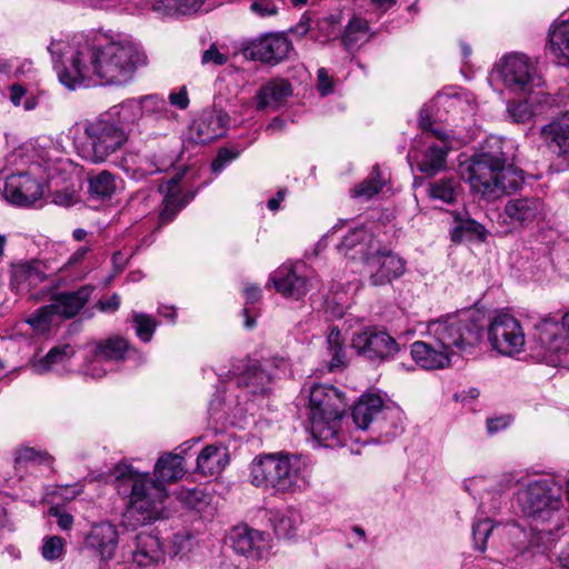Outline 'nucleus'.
I'll use <instances>...</instances> for the list:
<instances>
[{"label":"nucleus","mask_w":569,"mask_h":569,"mask_svg":"<svg viewBox=\"0 0 569 569\" xmlns=\"http://www.w3.org/2000/svg\"><path fill=\"white\" fill-rule=\"evenodd\" d=\"M53 68L69 90L97 81L104 86L129 83L148 64L143 48L130 37L89 30L52 39L48 46Z\"/></svg>","instance_id":"f257e3e1"},{"label":"nucleus","mask_w":569,"mask_h":569,"mask_svg":"<svg viewBox=\"0 0 569 569\" xmlns=\"http://www.w3.org/2000/svg\"><path fill=\"white\" fill-rule=\"evenodd\" d=\"M197 439L180 446V453H164L156 462L153 475L140 472L127 463L117 465L114 478L119 495L128 498L124 519L132 526H147L164 517L168 499L166 483L181 479L186 473L183 453Z\"/></svg>","instance_id":"f03ea898"},{"label":"nucleus","mask_w":569,"mask_h":569,"mask_svg":"<svg viewBox=\"0 0 569 569\" xmlns=\"http://www.w3.org/2000/svg\"><path fill=\"white\" fill-rule=\"evenodd\" d=\"M309 422L312 437L323 447L346 445L342 420L348 402L343 393L329 385H315L308 391Z\"/></svg>","instance_id":"7ed1b4c3"},{"label":"nucleus","mask_w":569,"mask_h":569,"mask_svg":"<svg viewBox=\"0 0 569 569\" xmlns=\"http://www.w3.org/2000/svg\"><path fill=\"white\" fill-rule=\"evenodd\" d=\"M495 535L507 540L509 552L515 558L543 553L553 543L552 528H530L528 531L520 522L493 523L490 518L473 522L472 540L477 550L485 551L488 538Z\"/></svg>","instance_id":"20e7f679"},{"label":"nucleus","mask_w":569,"mask_h":569,"mask_svg":"<svg viewBox=\"0 0 569 569\" xmlns=\"http://www.w3.org/2000/svg\"><path fill=\"white\" fill-rule=\"evenodd\" d=\"M249 470L250 483L272 495L292 493L305 486L302 461L297 455L282 451L259 455Z\"/></svg>","instance_id":"39448f33"},{"label":"nucleus","mask_w":569,"mask_h":569,"mask_svg":"<svg viewBox=\"0 0 569 569\" xmlns=\"http://www.w3.org/2000/svg\"><path fill=\"white\" fill-rule=\"evenodd\" d=\"M483 316L473 310H463L430 320L425 337L449 351L451 358L458 353H470L483 335Z\"/></svg>","instance_id":"423d86ee"},{"label":"nucleus","mask_w":569,"mask_h":569,"mask_svg":"<svg viewBox=\"0 0 569 569\" xmlns=\"http://www.w3.org/2000/svg\"><path fill=\"white\" fill-rule=\"evenodd\" d=\"M513 143L497 136L488 137L480 151L462 167L461 177L473 192L488 200L495 199L499 168L513 157Z\"/></svg>","instance_id":"0eeeda50"},{"label":"nucleus","mask_w":569,"mask_h":569,"mask_svg":"<svg viewBox=\"0 0 569 569\" xmlns=\"http://www.w3.org/2000/svg\"><path fill=\"white\" fill-rule=\"evenodd\" d=\"M517 506L536 526L549 523L547 528L552 531L563 526L562 485L555 478H540L522 486L517 492Z\"/></svg>","instance_id":"6e6552de"},{"label":"nucleus","mask_w":569,"mask_h":569,"mask_svg":"<svg viewBox=\"0 0 569 569\" xmlns=\"http://www.w3.org/2000/svg\"><path fill=\"white\" fill-rule=\"evenodd\" d=\"M128 140L123 127L109 116L88 120L83 124V138L78 144L79 156L91 163H103L120 150Z\"/></svg>","instance_id":"1a4fd4ad"},{"label":"nucleus","mask_w":569,"mask_h":569,"mask_svg":"<svg viewBox=\"0 0 569 569\" xmlns=\"http://www.w3.org/2000/svg\"><path fill=\"white\" fill-rule=\"evenodd\" d=\"M490 80L500 82L507 90L518 94H542L545 101L550 94L545 91V81L533 61L523 53H509L493 67Z\"/></svg>","instance_id":"9d476101"},{"label":"nucleus","mask_w":569,"mask_h":569,"mask_svg":"<svg viewBox=\"0 0 569 569\" xmlns=\"http://www.w3.org/2000/svg\"><path fill=\"white\" fill-rule=\"evenodd\" d=\"M351 416L358 429L366 430L375 422L376 429L386 436V440L398 436L402 430L399 410L385 407L378 395H362L352 407Z\"/></svg>","instance_id":"9b49d317"},{"label":"nucleus","mask_w":569,"mask_h":569,"mask_svg":"<svg viewBox=\"0 0 569 569\" xmlns=\"http://www.w3.org/2000/svg\"><path fill=\"white\" fill-rule=\"evenodd\" d=\"M351 348L363 359L379 365L392 360L400 351V345L380 327L368 326L356 331Z\"/></svg>","instance_id":"f8f14e48"},{"label":"nucleus","mask_w":569,"mask_h":569,"mask_svg":"<svg viewBox=\"0 0 569 569\" xmlns=\"http://www.w3.org/2000/svg\"><path fill=\"white\" fill-rule=\"evenodd\" d=\"M292 50L291 41L282 33H264L239 43L238 52L247 60L260 61L271 66L288 58Z\"/></svg>","instance_id":"ddd939ff"},{"label":"nucleus","mask_w":569,"mask_h":569,"mask_svg":"<svg viewBox=\"0 0 569 569\" xmlns=\"http://www.w3.org/2000/svg\"><path fill=\"white\" fill-rule=\"evenodd\" d=\"M488 340L496 351L515 356L523 350L526 337L520 322L511 315L496 316L488 327Z\"/></svg>","instance_id":"4468645a"},{"label":"nucleus","mask_w":569,"mask_h":569,"mask_svg":"<svg viewBox=\"0 0 569 569\" xmlns=\"http://www.w3.org/2000/svg\"><path fill=\"white\" fill-rule=\"evenodd\" d=\"M182 177L183 172H178L158 186V192L162 199L159 206L157 228L172 222L178 213L196 197L194 190L184 189Z\"/></svg>","instance_id":"2eb2a0df"},{"label":"nucleus","mask_w":569,"mask_h":569,"mask_svg":"<svg viewBox=\"0 0 569 569\" xmlns=\"http://www.w3.org/2000/svg\"><path fill=\"white\" fill-rule=\"evenodd\" d=\"M512 483L510 475L500 477L476 476L465 480V489L479 500V508L483 512H491L499 508L500 499Z\"/></svg>","instance_id":"dca6fc26"},{"label":"nucleus","mask_w":569,"mask_h":569,"mask_svg":"<svg viewBox=\"0 0 569 569\" xmlns=\"http://www.w3.org/2000/svg\"><path fill=\"white\" fill-rule=\"evenodd\" d=\"M366 272L373 287L386 286L401 277L406 270L405 261L391 251H380L378 246L366 258Z\"/></svg>","instance_id":"f3484780"},{"label":"nucleus","mask_w":569,"mask_h":569,"mask_svg":"<svg viewBox=\"0 0 569 569\" xmlns=\"http://www.w3.org/2000/svg\"><path fill=\"white\" fill-rule=\"evenodd\" d=\"M118 540L117 527L109 521H101L94 523L84 536L83 550L98 559L99 565L101 561L114 559Z\"/></svg>","instance_id":"a211bd4d"},{"label":"nucleus","mask_w":569,"mask_h":569,"mask_svg":"<svg viewBox=\"0 0 569 569\" xmlns=\"http://www.w3.org/2000/svg\"><path fill=\"white\" fill-rule=\"evenodd\" d=\"M503 213L511 226L525 229L545 219L546 206L537 196L513 197L505 203Z\"/></svg>","instance_id":"6ab92c4d"},{"label":"nucleus","mask_w":569,"mask_h":569,"mask_svg":"<svg viewBox=\"0 0 569 569\" xmlns=\"http://www.w3.org/2000/svg\"><path fill=\"white\" fill-rule=\"evenodd\" d=\"M229 116L221 109L203 110L190 127L191 139L199 144H207L226 134Z\"/></svg>","instance_id":"aec40b11"},{"label":"nucleus","mask_w":569,"mask_h":569,"mask_svg":"<svg viewBox=\"0 0 569 569\" xmlns=\"http://www.w3.org/2000/svg\"><path fill=\"white\" fill-rule=\"evenodd\" d=\"M231 548L250 560H260L268 556L270 543L266 533L247 526L236 527L231 530Z\"/></svg>","instance_id":"412c9836"},{"label":"nucleus","mask_w":569,"mask_h":569,"mask_svg":"<svg viewBox=\"0 0 569 569\" xmlns=\"http://www.w3.org/2000/svg\"><path fill=\"white\" fill-rule=\"evenodd\" d=\"M565 323L546 318L535 326V339L540 347L551 356L569 353V333Z\"/></svg>","instance_id":"4be33fe9"},{"label":"nucleus","mask_w":569,"mask_h":569,"mask_svg":"<svg viewBox=\"0 0 569 569\" xmlns=\"http://www.w3.org/2000/svg\"><path fill=\"white\" fill-rule=\"evenodd\" d=\"M4 198L17 206H31L42 197V186L28 173H12L6 178Z\"/></svg>","instance_id":"5701e85b"},{"label":"nucleus","mask_w":569,"mask_h":569,"mask_svg":"<svg viewBox=\"0 0 569 569\" xmlns=\"http://www.w3.org/2000/svg\"><path fill=\"white\" fill-rule=\"evenodd\" d=\"M277 292L283 297L300 300L310 290V280L299 273V266L282 264L270 274Z\"/></svg>","instance_id":"b1692460"},{"label":"nucleus","mask_w":569,"mask_h":569,"mask_svg":"<svg viewBox=\"0 0 569 569\" xmlns=\"http://www.w3.org/2000/svg\"><path fill=\"white\" fill-rule=\"evenodd\" d=\"M410 355L416 365L425 370L445 369L451 365L449 351L435 343L432 337L411 343Z\"/></svg>","instance_id":"393cba45"},{"label":"nucleus","mask_w":569,"mask_h":569,"mask_svg":"<svg viewBox=\"0 0 569 569\" xmlns=\"http://www.w3.org/2000/svg\"><path fill=\"white\" fill-rule=\"evenodd\" d=\"M239 372H229L228 379L250 395L264 393L271 382V375L258 361H249L238 368Z\"/></svg>","instance_id":"a878e982"},{"label":"nucleus","mask_w":569,"mask_h":569,"mask_svg":"<svg viewBox=\"0 0 569 569\" xmlns=\"http://www.w3.org/2000/svg\"><path fill=\"white\" fill-rule=\"evenodd\" d=\"M91 353L98 360H104L111 365L112 361H123L130 358L143 360V355L123 337L112 336L92 345Z\"/></svg>","instance_id":"bb28decb"},{"label":"nucleus","mask_w":569,"mask_h":569,"mask_svg":"<svg viewBox=\"0 0 569 569\" xmlns=\"http://www.w3.org/2000/svg\"><path fill=\"white\" fill-rule=\"evenodd\" d=\"M540 138L547 148L557 156L569 153V110L552 119L540 129Z\"/></svg>","instance_id":"cd10ccee"},{"label":"nucleus","mask_w":569,"mask_h":569,"mask_svg":"<svg viewBox=\"0 0 569 569\" xmlns=\"http://www.w3.org/2000/svg\"><path fill=\"white\" fill-rule=\"evenodd\" d=\"M94 288L86 284L74 291L57 292L51 298V303L59 318L71 319L89 301Z\"/></svg>","instance_id":"c85d7f7f"},{"label":"nucleus","mask_w":569,"mask_h":569,"mask_svg":"<svg viewBox=\"0 0 569 569\" xmlns=\"http://www.w3.org/2000/svg\"><path fill=\"white\" fill-rule=\"evenodd\" d=\"M292 94V87L284 79H272L260 87L254 100L258 111H277L284 104L288 97Z\"/></svg>","instance_id":"c756f323"},{"label":"nucleus","mask_w":569,"mask_h":569,"mask_svg":"<svg viewBox=\"0 0 569 569\" xmlns=\"http://www.w3.org/2000/svg\"><path fill=\"white\" fill-rule=\"evenodd\" d=\"M526 98L522 100H509L507 102V118L513 123H526L530 121L536 113L542 112L545 109L550 107L553 102L552 97L548 102L545 101L542 94L529 96L525 94Z\"/></svg>","instance_id":"7c9ffc66"},{"label":"nucleus","mask_w":569,"mask_h":569,"mask_svg":"<svg viewBox=\"0 0 569 569\" xmlns=\"http://www.w3.org/2000/svg\"><path fill=\"white\" fill-rule=\"evenodd\" d=\"M131 559L137 569H150L163 558V549L158 537L140 533L137 537L136 550L131 552Z\"/></svg>","instance_id":"2f4dec72"},{"label":"nucleus","mask_w":569,"mask_h":569,"mask_svg":"<svg viewBox=\"0 0 569 569\" xmlns=\"http://www.w3.org/2000/svg\"><path fill=\"white\" fill-rule=\"evenodd\" d=\"M377 246L375 237L366 228L360 227L352 229L345 236L338 249L351 259H361L365 261Z\"/></svg>","instance_id":"473e14b6"},{"label":"nucleus","mask_w":569,"mask_h":569,"mask_svg":"<svg viewBox=\"0 0 569 569\" xmlns=\"http://www.w3.org/2000/svg\"><path fill=\"white\" fill-rule=\"evenodd\" d=\"M548 44L558 63L569 66V11L561 13L551 24Z\"/></svg>","instance_id":"72a5a7b5"},{"label":"nucleus","mask_w":569,"mask_h":569,"mask_svg":"<svg viewBox=\"0 0 569 569\" xmlns=\"http://www.w3.org/2000/svg\"><path fill=\"white\" fill-rule=\"evenodd\" d=\"M450 149L445 143L435 144L433 141H425V148L417 157V169L433 177L447 168V157Z\"/></svg>","instance_id":"f704fd0d"},{"label":"nucleus","mask_w":569,"mask_h":569,"mask_svg":"<svg viewBox=\"0 0 569 569\" xmlns=\"http://www.w3.org/2000/svg\"><path fill=\"white\" fill-rule=\"evenodd\" d=\"M47 279L37 261L18 263L12 267L10 284L18 293L28 292Z\"/></svg>","instance_id":"c9c22d12"},{"label":"nucleus","mask_w":569,"mask_h":569,"mask_svg":"<svg viewBox=\"0 0 569 569\" xmlns=\"http://www.w3.org/2000/svg\"><path fill=\"white\" fill-rule=\"evenodd\" d=\"M269 522L278 538L292 539L296 537L302 517L299 511L288 508L284 510H271Z\"/></svg>","instance_id":"e433bc0d"},{"label":"nucleus","mask_w":569,"mask_h":569,"mask_svg":"<svg viewBox=\"0 0 569 569\" xmlns=\"http://www.w3.org/2000/svg\"><path fill=\"white\" fill-rule=\"evenodd\" d=\"M87 182L88 193L94 200H110L118 189V177L108 170L89 173Z\"/></svg>","instance_id":"4c0bfd02"},{"label":"nucleus","mask_w":569,"mask_h":569,"mask_svg":"<svg viewBox=\"0 0 569 569\" xmlns=\"http://www.w3.org/2000/svg\"><path fill=\"white\" fill-rule=\"evenodd\" d=\"M228 463V453L224 448L209 445L202 449L197 458V471L204 477L220 473Z\"/></svg>","instance_id":"58836bf2"},{"label":"nucleus","mask_w":569,"mask_h":569,"mask_svg":"<svg viewBox=\"0 0 569 569\" xmlns=\"http://www.w3.org/2000/svg\"><path fill=\"white\" fill-rule=\"evenodd\" d=\"M327 352L330 359L327 361L329 371L335 372L347 366L345 339L337 327H332L327 336Z\"/></svg>","instance_id":"ea45409f"},{"label":"nucleus","mask_w":569,"mask_h":569,"mask_svg":"<svg viewBox=\"0 0 569 569\" xmlns=\"http://www.w3.org/2000/svg\"><path fill=\"white\" fill-rule=\"evenodd\" d=\"M455 220L457 224L451 231V240L453 242H461L463 240L483 241L486 239V228L475 219L468 216L462 218L457 213Z\"/></svg>","instance_id":"a19ab883"},{"label":"nucleus","mask_w":569,"mask_h":569,"mask_svg":"<svg viewBox=\"0 0 569 569\" xmlns=\"http://www.w3.org/2000/svg\"><path fill=\"white\" fill-rule=\"evenodd\" d=\"M497 177V188H495V199L503 193L517 191L525 182L523 172L513 164L506 162L499 168Z\"/></svg>","instance_id":"79ce46f5"},{"label":"nucleus","mask_w":569,"mask_h":569,"mask_svg":"<svg viewBox=\"0 0 569 569\" xmlns=\"http://www.w3.org/2000/svg\"><path fill=\"white\" fill-rule=\"evenodd\" d=\"M74 351L71 346L64 345L61 347H53L43 358L32 360L31 369L39 375H43L54 369L58 365H66Z\"/></svg>","instance_id":"37998d69"},{"label":"nucleus","mask_w":569,"mask_h":569,"mask_svg":"<svg viewBox=\"0 0 569 569\" xmlns=\"http://www.w3.org/2000/svg\"><path fill=\"white\" fill-rule=\"evenodd\" d=\"M202 4L203 0H157L152 10L164 17H177L198 12Z\"/></svg>","instance_id":"c03bdc74"},{"label":"nucleus","mask_w":569,"mask_h":569,"mask_svg":"<svg viewBox=\"0 0 569 569\" xmlns=\"http://www.w3.org/2000/svg\"><path fill=\"white\" fill-rule=\"evenodd\" d=\"M460 192V181L456 178H441L429 183L428 194L433 200L452 204L457 201Z\"/></svg>","instance_id":"a18cd8bd"},{"label":"nucleus","mask_w":569,"mask_h":569,"mask_svg":"<svg viewBox=\"0 0 569 569\" xmlns=\"http://www.w3.org/2000/svg\"><path fill=\"white\" fill-rule=\"evenodd\" d=\"M369 29L367 20L358 17L350 19L341 36V42L345 49L352 51L359 42L365 41Z\"/></svg>","instance_id":"49530a36"},{"label":"nucleus","mask_w":569,"mask_h":569,"mask_svg":"<svg viewBox=\"0 0 569 569\" xmlns=\"http://www.w3.org/2000/svg\"><path fill=\"white\" fill-rule=\"evenodd\" d=\"M419 126L423 132L425 141H433L435 144L445 143L448 149L452 148L451 134L447 130L433 126L427 108L420 111Z\"/></svg>","instance_id":"de8ad7c7"},{"label":"nucleus","mask_w":569,"mask_h":569,"mask_svg":"<svg viewBox=\"0 0 569 569\" xmlns=\"http://www.w3.org/2000/svg\"><path fill=\"white\" fill-rule=\"evenodd\" d=\"M104 116H109L110 119H113V117L117 116V123L121 127L134 123L140 117H142L141 102L136 98L127 99L120 104L112 107Z\"/></svg>","instance_id":"09e8293b"},{"label":"nucleus","mask_w":569,"mask_h":569,"mask_svg":"<svg viewBox=\"0 0 569 569\" xmlns=\"http://www.w3.org/2000/svg\"><path fill=\"white\" fill-rule=\"evenodd\" d=\"M141 102L142 116H154L156 119L172 121L174 112L169 110L166 100L158 94H148L139 99Z\"/></svg>","instance_id":"8fccbe9b"},{"label":"nucleus","mask_w":569,"mask_h":569,"mask_svg":"<svg viewBox=\"0 0 569 569\" xmlns=\"http://www.w3.org/2000/svg\"><path fill=\"white\" fill-rule=\"evenodd\" d=\"M134 154L129 153L124 158L121 159L119 166L127 172L132 171V177L134 179L144 178L147 176H152L154 173L161 172L162 170L157 166V163L150 159V156L147 153L140 160L136 168L130 166L129 161H133Z\"/></svg>","instance_id":"3c124183"},{"label":"nucleus","mask_w":569,"mask_h":569,"mask_svg":"<svg viewBox=\"0 0 569 569\" xmlns=\"http://www.w3.org/2000/svg\"><path fill=\"white\" fill-rule=\"evenodd\" d=\"M131 323L137 338L144 343L152 340L154 331L159 325L154 317L137 311L132 312Z\"/></svg>","instance_id":"603ef678"},{"label":"nucleus","mask_w":569,"mask_h":569,"mask_svg":"<svg viewBox=\"0 0 569 569\" xmlns=\"http://www.w3.org/2000/svg\"><path fill=\"white\" fill-rule=\"evenodd\" d=\"M383 187V180L380 177L378 167H375L371 176L365 179L361 183L351 190L353 198H361L369 200L378 194Z\"/></svg>","instance_id":"864d4df0"},{"label":"nucleus","mask_w":569,"mask_h":569,"mask_svg":"<svg viewBox=\"0 0 569 569\" xmlns=\"http://www.w3.org/2000/svg\"><path fill=\"white\" fill-rule=\"evenodd\" d=\"M56 318H59L54 311L52 303L46 305L37 309L28 319L27 323L38 332H47Z\"/></svg>","instance_id":"5fc2aeb1"},{"label":"nucleus","mask_w":569,"mask_h":569,"mask_svg":"<svg viewBox=\"0 0 569 569\" xmlns=\"http://www.w3.org/2000/svg\"><path fill=\"white\" fill-rule=\"evenodd\" d=\"M66 542L59 536H47L41 546V556L48 561H56L62 558Z\"/></svg>","instance_id":"6e6d98bb"},{"label":"nucleus","mask_w":569,"mask_h":569,"mask_svg":"<svg viewBox=\"0 0 569 569\" xmlns=\"http://www.w3.org/2000/svg\"><path fill=\"white\" fill-rule=\"evenodd\" d=\"M51 457L46 451L36 450L34 448L26 447L17 451L16 466L17 468L28 463H50Z\"/></svg>","instance_id":"4d7b16f0"},{"label":"nucleus","mask_w":569,"mask_h":569,"mask_svg":"<svg viewBox=\"0 0 569 569\" xmlns=\"http://www.w3.org/2000/svg\"><path fill=\"white\" fill-rule=\"evenodd\" d=\"M228 62V53L220 50L216 43H211L207 50L202 52L201 63L203 66L220 67Z\"/></svg>","instance_id":"13d9d810"},{"label":"nucleus","mask_w":569,"mask_h":569,"mask_svg":"<svg viewBox=\"0 0 569 569\" xmlns=\"http://www.w3.org/2000/svg\"><path fill=\"white\" fill-rule=\"evenodd\" d=\"M238 156V151H233L228 148L219 149L217 157L213 159L211 163L212 172L220 173L231 161L237 159Z\"/></svg>","instance_id":"bf43d9fd"},{"label":"nucleus","mask_w":569,"mask_h":569,"mask_svg":"<svg viewBox=\"0 0 569 569\" xmlns=\"http://www.w3.org/2000/svg\"><path fill=\"white\" fill-rule=\"evenodd\" d=\"M91 355L92 358L90 362L83 369L84 375L93 379H100L104 377L108 371L111 370V365L109 362H106L104 360H98L93 353Z\"/></svg>","instance_id":"052dcab7"},{"label":"nucleus","mask_w":569,"mask_h":569,"mask_svg":"<svg viewBox=\"0 0 569 569\" xmlns=\"http://www.w3.org/2000/svg\"><path fill=\"white\" fill-rule=\"evenodd\" d=\"M191 537L188 532L180 531L173 535L171 539V548L170 553L176 557L179 555H183L186 551L191 548Z\"/></svg>","instance_id":"680f3d73"},{"label":"nucleus","mask_w":569,"mask_h":569,"mask_svg":"<svg viewBox=\"0 0 569 569\" xmlns=\"http://www.w3.org/2000/svg\"><path fill=\"white\" fill-rule=\"evenodd\" d=\"M178 498L187 503L190 508H197L203 500L204 493L198 487L182 488L178 491Z\"/></svg>","instance_id":"e2e57ef3"},{"label":"nucleus","mask_w":569,"mask_h":569,"mask_svg":"<svg viewBox=\"0 0 569 569\" xmlns=\"http://www.w3.org/2000/svg\"><path fill=\"white\" fill-rule=\"evenodd\" d=\"M317 79H318V91L320 96L326 97L333 92V80L329 76L328 71L325 68H319L317 72Z\"/></svg>","instance_id":"0e129e2a"},{"label":"nucleus","mask_w":569,"mask_h":569,"mask_svg":"<svg viewBox=\"0 0 569 569\" xmlns=\"http://www.w3.org/2000/svg\"><path fill=\"white\" fill-rule=\"evenodd\" d=\"M250 10L260 17H270L278 12L277 6L270 0H254L250 4Z\"/></svg>","instance_id":"69168bd1"},{"label":"nucleus","mask_w":569,"mask_h":569,"mask_svg":"<svg viewBox=\"0 0 569 569\" xmlns=\"http://www.w3.org/2000/svg\"><path fill=\"white\" fill-rule=\"evenodd\" d=\"M121 300L120 296L118 293H113L108 299H100L97 302V308L104 313H113L116 312L120 307Z\"/></svg>","instance_id":"338daca9"},{"label":"nucleus","mask_w":569,"mask_h":569,"mask_svg":"<svg viewBox=\"0 0 569 569\" xmlns=\"http://www.w3.org/2000/svg\"><path fill=\"white\" fill-rule=\"evenodd\" d=\"M509 425V416L488 418L486 421V427L489 435L497 433L498 431L506 429Z\"/></svg>","instance_id":"774afa93"}]
</instances>
